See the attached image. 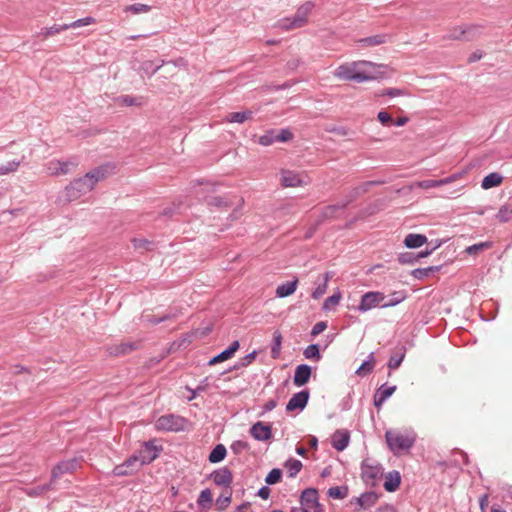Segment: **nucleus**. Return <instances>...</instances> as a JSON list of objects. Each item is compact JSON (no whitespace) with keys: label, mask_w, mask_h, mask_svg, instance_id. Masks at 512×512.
<instances>
[{"label":"nucleus","mask_w":512,"mask_h":512,"mask_svg":"<svg viewBox=\"0 0 512 512\" xmlns=\"http://www.w3.org/2000/svg\"><path fill=\"white\" fill-rule=\"evenodd\" d=\"M480 509L482 512H485V509L488 507V504H489V498H488V495L487 494H484L481 498H480Z\"/></svg>","instance_id":"61"},{"label":"nucleus","mask_w":512,"mask_h":512,"mask_svg":"<svg viewBox=\"0 0 512 512\" xmlns=\"http://www.w3.org/2000/svg\"><path fill=\"white\" fill-rule=\"evenodd\" d=\"M405 298H406V295L403 292H393L391 294V299L388 302L383 303L381 305V307L387 308V307L395 306V305L401 303L402 301H404Z\"/></svg>","instance_id":"40"},{"label":"nucleus","mask_w":512,"mask_h":512,"mask_svg":"<svg viewBox=\"0 0 512 512\" xmlns=\"http://www.w3.org/2000/svg\"><path fill=\"white\" fill-rule=\"evenodd\" d=\"M226 448L222 444H218L210 453L209 461L211 463H217L222 461L226 456Z\"/></svg>","instance_id":"30"},{"label":"nucleus","mask_w":512,"mask_h":512,"mask_svg":"<svg viewBox=\"0 0 512 512\" xmlns=\"http://www.w3.org/2000/svg\"><path fill=\"white\" fill-rule=\"evenodd\" d=\"M250 433L256 440L265 441L271 437V427L262 422H257L251 427Z\"/></svg>","instance_id":"18"},{"label":"nucleus","mask_w":512,"mask_h":512,"mask_svg":"<svg viewBox=\"0 0 512 512\" xmlns=\"http://www.w3.org/2000/svg\"><path fill=\"white\" fill-rule=\"evenodd\" d=\"M385 295L379 291H369L362 295L358 310L360 312H367L373 308L382 305L385 300Z\"/></svg>","instance_id":"7"},{"label":"nucleus","mask_w":512,"mask_h":512,"mask_svg":"<svg viewBox=\"0 0 512 512\" xmlns=\"http://www.w3.org/2000/svg\"><path fill=\"white\" fill-rule=\"evenodd\" d=\"M386 443L393 454L408 451L415 442V434L410 431L388 430L385 433Z\"/></svg>","instance_id":"3"},{"label":"nucleus","mask_w":512,"mask_h":512,"mask_svg":"<svg viewBox=\"0 0 512 512\" xmlns=\"http://www.w3.org/2000/svg\"><path fill=\"white\" fill-rule=\"evenodd\" d=\"M275 142H276V140H275L274 132H269L265 135H262L258 139V143L262 146H270Z\"/></svg>","instance_id":"53"},{"label":"nucleus","mask_w":512,"mask_h":512,"mask_svg":"<svg viewBox=\"0 0 512 512\" xmlns=\"http://www.w3.org/2000/svg\"><path fill=\"white\" fill-rule=\"evenodd\" d=\"M50 489V486L49 485H43V486H40V487H37V488H34L32 489L30 492H29V495H34V496H38V495H41L45 492H47L48 490Z\"/></svg>","instance_id":"60"},{"label":"nucleus","mask_w":512,"mask_h":512,"mask_svg":"<svg viewBox=\"0 0 512 512\" xmlns=\"http://www.w3.org/2000/svg\"><path fill=\"white\" fill-rule=\"evenodd\" d=\"M132 244L135 249H148L151 243L146 239L134 238Z\"/></svg>","instance_id":"54"},{"label":"nucleus","mask_w":512,"mask_h":512,"mask_svg":"<svg viewBox=\"0 0 512 512\" xmlns=\"http://www.w3.org/2000/svg\"><path fill=\"white\" fill-rule=\"evenodd\" d=\"M382 476V468L379 464L366 460L361 466V477L370 485H375Z\"/></svg>","instance_id":"9"},{"label":"nucleus","mask_w":512,"mask_h":512,"mask_svg":"<svg viewBox=\"0 0 512 512\" xmlns=\"http://www.w3.org/2000/svg\"><path fill=\"white\" fill-rule=\"evenodd\" d=\"M432 270H433V268H432V267L427 268V269H424V270H420V269H418V270H415V271H414V276H415V277H417V278H419V277H421V276H423V275H427V274H428V272H430V271H432Z\"/></svg>","instance_id":"63"},{"label":"nucleus","mask_w":512,"mask_h":512,"mask_svg":"<svg viewBox=\"0 0 512 512\" xmlns=\"http://www.w3.org/2000/svg\"><path fill=\"white\" fill-rule=\"evenodd\" d=\"M415 186L422 188V189H430V188H434V187H440V186H442V184H441V179L440 180H423V181L417 182L415 184Z\"/></svg>","instance_id":"51"},{"label":"nucleus","mask_w":512,"mask_h":512,"mask_svg":"<svg viewBox=\"0 0 512 512\" xmlns=\"http://www.w3.org/2000/svg\"><path fill=\"white\" fill-rule=\"evenodd\" d=\"M212 493L209 489H204L201 491L197 503L202 508H209L212 504Z\"/></svg>","instance_id":"34"},{"label":"nucleus","mask_w":512,"mask_h":512,"mask_svg":"<svg viewBox=\"0 0 512 512\" xmlns=\"http://www.w3.org/2000/svg\"><path fill=\"white\" fill-rule=\"evenodd\" d=\"M311 372V367L306 364L297 366L293 378L294 384L298 387L305 385L311 377Z\"/></svg>","instance_id":"17"},{"label":"nucleus","mask_w":512,"mask_h":512,"mask_svg":"<svg viewBox=\"0 0 512 512\" xmlns=\"http://www.w3.org/2000/svg\"><path fill=\"white\" fill-rule=\"evenodd\" d=\"M108 175V170L104 166L96 167L87 172L83 177L73 180L66 188V198L68 201H74L81 196L91 192L98 182L104 180Z\"/></svg>","instance_id":"2"},{"label":"nucleus","mask_w":512,"mask_h":512,"mask_svg":"<svg viewBox=\"0 0 512 512\" xmlns=\"http://www.w3.org/2000/svg\"><path fill=\"white\" fill-rule=\"evenodd\" d=\"M326 328H327V325L325 322H318L313 326L311 334L314 336L318 335V334L322 333Z\"/></svg>","instance_id":"59"},{"label":"nucleus","mask_w":512,"mask_h":512,"mask_svg":"<svg viewBox=\"0 0 512 512\" xmlns=\"http://www.w3.org/2000/svg\"><path fill=\"white\" fill-rule=\"evenodd\" d=\"M141 464L134 455L128 458L124 463L117 465L113 469L115 476H127L135 473L141 468Z\"/></svg>","instance_id":"12"},{"label":"nucleus","mask_w":512,"mask_h":512,"mask_svg":"<svg viewBox=\"0 0 512 512\" xmlns=\"http://www.w3.org/2000/svg\"><path fill=\"white\" fill-rule=\"evenodd\" d=\"M238 349H239V342L238 341L232 342V344L227 349L222 351L217 356L213 357L209 361V364L214 365V364H217V363H220V362L230 359Z\"/></svg>","instance_id":"21"},{"label":"nucleus","mask_w":512,"mask_h":512,"mask_svg":"<svg viewBox=\"0 0 512 512\" xmlns=\"http://www.w3.org/2000/svg\"><path fill=\"white\" fill-rule=\"evenodd\" d=\"M67 29H68V26L66 24H64V25H53L51 27L44 28L42 30L41 34L45 38H48L50 36L59 34L60 32L65 31Z\"/></svg>","instance_id":"39"},{"label":"nucleus","mask_w":512,"mask_h":512,"mask_svg":"<svg viewBox=\"0 0 512 512\" xmlns=\"http://www.w3.org/2000/svg\"><path fill=\"white\" fill-rule=\"evenodd\" d=\"M269 494H270V491L267 487H263L261 488L259 491H258V495L262 498V499H267L269 497Z\"/></svg>","instance_id":"64"},{"label":"nucleus","mask_w":512,"mask_h":512,"mask_svg":"<svg viewBox=\"0 0 512 512\" xmlns=\"http://www.w3.org/2000/svg\"><path fill=\"white\" fill-rule=\"evenodd\" d=\"M480 30V27L476 25L457 27L452 31L450 38L471 41L480 35Z\"/></svg>","instance_id":"10"},{"label":"nucleus","mask_w":512,"mask_h":512,"mask_svg":"<svg viewBox=\"0 0 512 512\" xmlns=\"http://www.w3.org/2000/svg\"><path fill=\"white\" fill-rule=\"evenodd\" d=\"M286 467L289 470V476L294 477L302 468V463L299 460H289L286 463Z\"/></svg>","instance_id":"45"},{"label":"nucleus","mask_w":512,"mask_h":512,"mask_svg":"<svg viewBox=\"0 0 512 512\" xmlns=\"http://www.w3.org/2000/svg\"><path fill=\"white\" fill-rule=\"evenodd\" d=\"M348 203H349V201H347L345 203H342V204L326 206L323 209V212H322L323 217L324 218H332V217H334L336 212L339 211V210H343L347 206Z\"/></svg>","instance_id":"36"},{"label":"nucleus","mask_w":512,"mask_h":512,"mask_svg":"<svg viewBox=\"0 0 512 512\" xmlns=\"http://www.w3.org/2000/svg\"><path fill=\"white\" fill-rule=\"evenodd\" d=\"M74 166L75 164L70 161L51 160L46 164V169L49 175L58 176L69 173Z\"/></svg>","instance_id":"13"},{"label":"nucleus","mask_w":512,"mask_h":512,"mask_svg":"<svg viewBox=\"0 0 512 512\" xmlns=\"http://www.w3.org/2000/svg\"><path fill=\"white\" fill-rule=\"evenodd\" d=\"M276 142H287L293 138L291 131L287 129L280 130L277 134L274 133Z\"/></svg>","instance_id":"52"},{"label":"nucleus","mask_w":512,"mask_h":512,"mask_svg":"<svg viewBox=\"0 0 512 512\" xmlns=\"http://www.w3.org/2000/svg\"><path fill=\"white\" fill-rule=\"evenodd\" d=\"M329 280H330L329 273H325L323 284H320L312 293V297L314 299H320L326 293Z\"/></svg>","instance_id":"37"},{"label":"nucleus","mask_w":512,"mask_h":512,"mask_svg":"<svg viewBox=\"0 0 512 512\" xmlns=\"http://www.w3.org/2000/svg\"><path fill=\"white\" fill-rule=\"evenodd\" d=\"M141 466L149 464L158 457V449L152 442H146L142 448L134 455Z\"/></svg>","instance_id":"11"},{"label":"nucleus","mask_w":512,"mask_h":512,"mask_svg":"<svg viewBox=\"0 0 512 512\" xmlns=\"http://www.w3.org/2000/svg\"><path fill=\"white\" fill-rule=\"evenodd\" d=\"M282 472L278 468L272 469L265 478V482L269 485H274L281 480Z\"/></svg>","instance_id":"43"},{"label":"nucleus","mask_w":512,"mask_h":512,"mask_svg":"<svg viewBox=\"0 0 512 512\" xmlns=\"http://www.w3.org/2000/svg\"><path fill=\"white\" fill-rule=\"evenodd\" d=\"M400 483V473L398 471H392L385 476L384 488L388 492H394L399 488Z\"/></svg>","instance_id":"23"},{"label":"nucleus","mask_w":512,"mask_h":512,"mask_svg":"<svg viewBox=\"0 0 512 512\" xmlns=\"http://www.w3.org/2000/svg\"><path fill=\"white\" fill-rule=\"evenodd\" d=\"M298 279L279 285L276 289V295L280 298L292 295L297 289Z\"/></svg>","instance_id":"29"},{"label":"nucleus","mask_w":512,"mask_h":512,"mask_svg":"<svg viewBox=\"0 0 512 512\" xmlns=\"http://www.w3.org/2000/svg\"><path fill=\"white\" fill-rule=\"evenodd\" d=\"M158 431H183L188 426V421L178 415L167 414L160 416L154 424Z\"/></svg>","instance_id":"5"},{"label":"nucleus","mask_w":512,"mask_h":512,"mask_svg":"<svg viewBox=\"0 0 512 512\" xmlns=\"http://www.w3.org/2000/svg\"><path fill=\"white\" fill-rule=\"evenodd\" d=\"M495 218L500 223H505L512 219V198L499 208Z\"/></svg>","instance_id":"25"},{"label":"nucleus","mask_w":512,"mask_h":512,"mask_svg":"<svg viewBox=\"0 0 512 512\" xmlns=\"http://www.w3.org/2000/svg\"><path fill=\"white\" fill-rule=\"evenodd\" d=\"M95 23H96L95 18L85 17L82 19H78L70 24H66V25L68 26V29H69V28H78V27H82V26H87V25H91V24H95Z\"/></svg>","instance_id":"46"},{"label":"nucleus","mask_w":512,"mask_h":512,"mask_svg":"<svg viewBox=\"0 0 512 512\" xmlns=\"http://www.w3.org/2000/svg\"><path fill=\"white\" fill-rule=\"evenodd\" d=\"M309 395L308 390H303L294 394L287 403L286 410L294 411L296 409H303L308 402Z\"/></svg>","instance_id":"15"},{"label":"nucleus","mask_w":512,"mask_h":512,"mask_svg":"<svg viewBox=\"0 0 512 512\" xmlns=\"http://www.w3.org/2000/svg\"><path fill=\"white\" fill-rule=\"evenodd\" d=\"M481 58H482V52L477 51V52H474V53H472V54L470 55V57H469L468 61H469L470 63H473V62H476V61L480 60Z\"/></svg>","instance_id":"62"},{"label":"nucleus","mask_w":512,"mask_h":512,"mask_svg":"<svg viewBox=\"0 0 512 512\" xmlns=\"http://www.w3.org/2000/svg\"><path fill=\"white\" fill-rule=\"evenodd\" d=\"M385 42V36L384 35H376L371 36L367 38H363L359 40V43L363 44L364 46H376L380 45Z\"/></svg>","instance_id":"41"},{"label":"nucleus","mask_w":512,"mask_h":512,"mask_svg":"<svg viewBox=\"0 0 512 512\" xmlns=\"http://www.w3.org/2000/svg\"><path fill=\"white\" fill-rule=\"evenodd\" d=\"M304 356L307 359H320V352L317 345H310L304 350Z\"/></svg>","instance_id":"49"},{"label":"nucleus","mask_w":512,"mask_h":512,"mask_svg":"<svg viewBox=\"0 0 512 512\" xmlns=\"http://www.w3.org/2000/svg\"><path fill=\"white\" fill-rule=\"evenodd\" d=\"M396 390V386L380 387L374 397V405L379 409L381 405L389 398Z\"/></svg>","instance_id":"24"},{"label":"nucleus","mask_w":512,"mask_h":512,"mask_svg":"<svg viewBox=\"0 0 512 512\" xmlns=\"http://www.w3.org/2000/svg\"><path fill=\"white\" fill-rule=\"evenodd\" d=\"M490 246H491V244L489 242H482V243L467 247L466 252L469 255H475V254H478L479 252L483 251L484 249L489 248Z\"/></svg>","instance_id":"48"},{"label":"nucleus","mask_w":512,"mask_h":512,"mask_svg":"<svg viewBox=\"0 0 512 512\" xmlns=\"http://www.w3.org/2000/svg\"><path fill=\"white\" fill-rule=\"evenodd\" d=\"M350 436L348 432L336 431L332 436V446L337 451H343L349 443Z\"/></svg>","instance_id":"22"},{"label":"nucleus","mask_w":512,"mask_h":512,"mask_svg":"<svg viewBox=\"0 0 512 512\" xmlns=\"http://www.w3.org/2000/svg\"><path fill=\"white\" fill-rule=\"evenodd\" d=\"M465 173H455L447 178H444V179H441V184L442 186L443 185H447V184H450V183H453L455 181H458L460 179H462L464 177Z\"/></svg>","instance_id":"56"},{"label":"nucleus","mask_w":512,"mask_h":512,"mask_svg":"<svg viewBox=\"0 0 512 512\" xmlns=\"http://www.w3.org/2000/svg\"><path fill=\"white\" fill-rule=\"evenodd\" d=\"M135 348L136 347L133 343L123 342V343H119V344L110 345L107 348V351L110 356L117 357V356H121V355H126V354L130 353L131 351H133Z\"/></svg>","instance_id":"19"},{"label":"nucleus","mask_w":512,"mask_h":512,"mask_svg":"<svg viewBox=\"0 0 512 512\" xmlns=\"http://www.w3.org/2000/svg\"><path fill=\"white\" fill-rule=\"evenodd\" d=\"M377 119L380 121L383 125H388L392 122L391 115L386 111H380L377 115Z\"/></svg>","instance_id":"57"},{"label":"nucleus","mask_w":512,"mask_h":512,"mask_svg":"<svg viewBox=\"0 0 512 512\" xmlns=\"http://www.w3.org/2000/svg\"><path fill=\"white\" fill-rule=\"evenodd\" d=\"M78 467V461L76 459H69L58 463L53 469L51 473L52 481L59 478L61 475L65 473H72Z\"/></svg>","instance_id":"14"},{"label":"nucleus","mask_w":512,"mask_h":512,"mask_svg":"<svg viewBox=\"0 0 512 512\" xmlns=\"http://www.w3.org/2000/svg\"><path fill=\"white\" fill-rule=\"evenodd\" d=\"M20 165L18 161H10L6 165L0 166V176L15 172Z\"/></svg>","instance_id":"44"},{"label":"nucleus","mask_w":512,"mask_h":512,"mask_svg":"<svg viewBox=\"0 0 512 512\" xmlns=\"http://www.w3.org/2000/svg\"><path fill=\"white\" fill-rule=\"evenodd\" d=\"M465 173H455L447 178H444V179H441V184L442 186L443 185H447V184H450V183H453L455 181H458L460 179H462L464 177Z\"/></svg>","instance_id":"55"},{"label":"nucleus","mask_w":512,"mask_h":512,"mask_svg":"<svg viewBox=\"0 0 512 512\" xmlns=\"http://www.w3.org/2000/svg\"><path fill=\"white\" fill-rule=\"evenodd\" d=\"M118 106H136L141 107L145 103V99L141 96L121 95L115 99Z\"/></svg>","instance_id":"20"},{"label":"nucleus","mask_w":512,"mask_h":512,"mask_svg":"<svg viewBox=\"0 0 512 512\" xmlns=\"http://www.w3.org/2000/svg\"><path fill=\"white\" fill-rule=\"evenodd\" d=\"M427 242V237L421 234H408L404 239V244L407 248H418Z\"/></svg>","instance_id":"28"},{"label":"nucleus","mask_w":512,"mask_h":512,"mask_svg":"<svg viewBox=\"0 0 512 512\" xmlns=\"http://www.w3.org/2000/svg\"><path fill=\"white\" fill-rule=\"evenodd\" d=\"M377 500V496L376 494L374 493H366V494H363L360 498H359V504L361 507H368L372 504H374Z\"/></svg>","instance_id":"47"},{"label":"nucleus","mask_w":512,"mask_h":512,"mask_svg":"<svg viewBox=\"0 0 512 512\" xmlns=\"http://www.w3.org/2000/svg\"><path fill=\"white\" fill-rule=\"evenodd\" d=\"M381 96H390V97H397L403 95V92L396 88H389L384 90L381 94Z\"/></svg>","instance_id":"58"},{"label":"nucleus","mask_w":512,"mask_h":512,"mask_svg":"<svg viewBox=\"0 0 512 512\" xmlns=\"http://www.w3.org/2000/svg\"><path fill=\"white\" fill-rule=\"evenodd\" d=\"M312 9L313 4L307 2L298 8L293 17H286L278 20L275 23V27L280 28L283 31H291L297 28H301L306 25Z\"/></svg>","instance_id":"4"},{"label":"nucleus","mask_w":512,"mask_h":512,"mask_svg":"<svg viewBox=\"0 0 512 512\" xmlns=\"http://www.w3.org/2000/svg\"><path fill=\"white\" fill-rule=\"evenodd\" d=\"M378 64L366 61H352L339 65L333 72L334 77L343 81L365 82L375 79L373 72Z\"/></svg>","instance_id":"1"},{"label":"nucleus","mask_w":512,"mask_h":512,"mask_svg":"<svg viewBox=\"0 0 512 512\" xmlns=\"http://www.w3.org/2000/svg\"><path fill=\"white\" fill-rule=\"evenodd\" d=\"M502 182H503L502 175L497 172H492L483 178L481 187L485 190H488L493 187L500 186L502 184Z\"/></svg>","instance_id":"26"},{"label":"nucleus","mask_w":512,"mask_h":512,"mask_svg":"<svg viewBox=\"0 0 512 512\" xmlns=\"http://www.w3.org/2000/svg\"><path fill=\"white\" fill-rule=\"evenodd\" d=\"M340 299H341V294L340 293L333 294L332 296L328 297L324 301L323 308L325 310H328L331 307L337 306L339 304V302H340Z\"/></svg>","instance_id":"50"},{"label":"nucleus","mask_w":512,"mask_h":512,"mask_svg":"<svg viewBox=\"0 0 512 512\" xmlns=\"http://www.w3.org/2000/svg\"><path fill=\"white\" fill-rule=\"evenodd\" d=\"M253 112L245 110L241 112H231L225 116V121L228 123H244L252 118Z\"/></svg>","instance_id":"27"},{"label":"nucleus","mask_w":512,"mask_h":512,"mask_svg":"<svg viewBox=\"0 0 512 512\" xmlns=\"http://www.w3.org/2000/svg\"><path fill=\"white\" fill-rule=\"evenodd\" d=\"M232 492L230 490L224 491L216 500L217 509L222 511L226 509L231 502Z\"/></svg>","instance_id":"33"},{"label":"nucleus","mask_w":512,"mask_h":512,"mask_svg":"<svg viewBox=\"0 0 512 512\" xmlns=\"http://www.w3.org/2000/svg\"><path fill=\"white\" fill-rule=\"evenodd\" d=\"M151 10V7L146 4L136 3L128 5L124 8L125 12H131L132 14L147 13Z\"/></svg>","instance_id":"38"},{"label":"nucleus","mask_w":512,"mask_h":512,"mask_svg":"<svg viewBox=\"0 0 512 512\" xmlns=\"http://www.w3.org/2000/svg\"><path fill=\"white\" fill-rule=\"evenodd\" d=\"M211 478L216 485L225 486L226 488H229L230 484L232 483V473L226 467L214 471L211 474Z\"/></svg>","instance_id":"16"},{"label":"nucleus","mask_w":512,"mask_h":512,"mask_svg":"<svg viewBox=\"0 0 512 512\" xmlns=\"http://www.w3.org/2000/svg\"><path fill=\"white\" fill-rule=\"evenodd\" d=\"M281 174V185L286 188L304 187L309 184V178L301 173L283 169Z\"/></svg>","instance_id":"6"},{"label":"nucleus","mask_w":512,"mask_h":512,"mask_svg":"<svg viewBox=\"0 0 512 512\" xmlns=\"http://www.w3.org/2000/svg\"><path fill=\"white\" fill-rule=\"evenodd\" d=\"M375 366V360L373 354L369 356V359L367 361H364L362 365L356 370V374L364 377L371 373Z\"/></svg>","instance_id":"31"},{"label":"nucleus","mask_w":512,"mask_h":512,"mask_svg":"<svg viewBox=\"0 0 512 512\" xmlns=\"http://www.w3.org/2000/svg\"><path fill=\"white\" fill-rule=\"evenodd\" d=\"M282 335L279 331L273 334V346L271 348V355L274 359L278 358L281 350Z\"/></svg>","instance_id":"35"},{"label":"nucleus","mask_w":512,"mask_h":512,"mask_svg":"<svg viewBox=\"0 0 512 512\" xmlns=\"http://www.w3.org/2000/svg\"><path fill=\"white\" fill-rule=\"evenodd\" d=\"M405 351V347H401L395 355L390 357L388 362V367L390 369H397L401 365L405 357Z\"/></svg>","instance_id":"32"},{"label":"nucleus","mask_w":512,"mask_h":512,"mask_svg":"<svg viewBox=\"0 0 512 512\" xmlns=\"http://www.w3.org/2000/svg\"><path fill=\"white\" fill-rule=\"evenodd\" d=\"M328 495L334 499H343L347 496V488L346 487H331L328 489Z\"/></svg>","instance_id":"42"},{"label":"nucleus","mask_w":512,"mask_h":512,"mask_svg":"<svg viewBox=\"0 0 512 512\" xmlns=\"http://www.w3.org/2000/svg\"><path fill=\"white\" fill-rule=\"evenodd\" d=\"M300 505L307 508L308 512H322V506L319 503L318 492L314 488L305 489L300 497Z\"/></svg>","instance_id":"8"}]
</instances>
